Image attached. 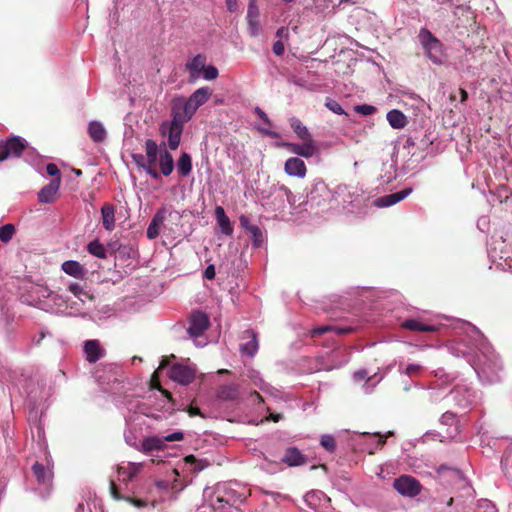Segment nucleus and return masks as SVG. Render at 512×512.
Instances as JSON below:
<instances>
[{"mask_svg":"<svg viewBox=\"0 0 512 512\" xmlns=\"http://www.w3.org/2000/svg\"><path fill=\"white\" fill-rule=\"evenodd\" d=\"M418 39L424 53L434 64H442L444 58L443 44L427 28H421Z\"/></svg>","mask_w":512,"mask_h":512,"instance_id":"1","label":"nucleus"},{"mask_svg":"<svg viewBox=\"0 0 512 512\" xmlns=\"http://www.w3.org/2000/svg\"><path fill=\"white\" fill-rule=\"evenodd\" d=\"M27 146V141L19 136H12L5 141H0V162L20 157Z\"/></svg>","mask_w":512,"mask_h":512,"instance_id":"2","label":"nucleus"},{"mask_svg":"<svg viewBox=\"0 0 512 512\" xmlns=\"http://www.w3.org/2000/svg\"><path fill=\"white\" fill-rule=\"evenodd\" d=\"M183 127L184 125L173 120L170 122L165 121L160 125V133L162 136H167L168 147L170 150H176L179 147L181 143Z\"/></svg>","mask_w":512,"mask_h":512,"instance_id":"3","label":"nucleus"},{"mask_svg":"<svg viewBox=\"0 0 512 512\" xmlns=\"http://www.w3.org/2000/svg\"><path fill=\"white\" fill-rule=\"evenodd\" d=\"M393 487L403 496L414 497L421 491L418 480L409 475H402L394 480Z\"/></svg>","mask_w":512,"mask_h":512,"instance_id":"4","label":"nucleus"},{"mask_svg":"<svg viewBox=\"0 0 512 512\" xmlns=\"http://www.w3.org/2000/svg\"><path fill=\"white\" fill-rule=\"evenodd\" d=\"M145 152H146V160L148 162L147 168L148 175H150L153 179L158 180L160 179V173L156 168V163L158 159V155H160V147L158 146L157 142L153 139H147L145 141Z\"/></svg>","mask_w":512,"mask_h":512,"instance_id":"5","label":"nucleus"},{"mask_svg":"<svg viewBox=\"0 0 512 512\" xmlns=\"http://www.w3.org/2000/svg\"><path fill=\"white\" fill-rule=\"evenodd\" d=\"M331 192L324 181L320 180L313 185V188L308 194V201L311 205L322 207L327 204L330 199Z\"/></svg>","mask_w":512,"mask_h":512,"instance_id":"6","label":"nucleus"},{"mask_svg":"<svg viewBox=\"0 0 512 512\" xmlns=\"http://www.w3.org/2000/svg\"><path fill=\"white\" fill-rule=\"evenodd\" d=\"M185 101V98H178L172 104V120L182 125L195 114V111Z\"/></svg>","mask_w":512,"mask_h":512,"instance_id":"7","label":"nucleus"},{"mask_svg":"<svg viewBox=\"0 0 512 512\" xmlns=\"http://www.w3.org/2000/svg\"><path fill=\"white\" fill-rule=\"evenodd\" d=\"M170 378L181 385H188L195 379V370L183 364H174L170 369Z\"/></svg>","mask_w":512,"mask_h":512,"instance_id":"8","label":"nucleus"},{"mask_svg":"<svg viewBox=\"0 0 512 512\" xmlns=\"http://www.w3.org/2000/svg\"><path fill=\"white\" fill-rule=\"evenodd\" d=\"M241 339H247L248 341L240 344V352L249 357H253L259 349L257 333L253 329H247L242 333Z\"/></svg>","mask_w":512,"mask_h":512,"instance_id":"9","label":"nucleus"},{"mask_svg":"<svg viewBox=\"0 0 512 512\" xmlns=\"http://www.w3.org/2000/svg\"><path fill=\"white\" fill-rule=\"evenodd\" d=\"M209 327V318L205 313L197 312L190 318L188 333L192 337L201 336Z\"/></svg>","mask_w":512,"mask_h":512,"instance_id":"10","label":"nucleus"},{"mask_svg":"<svg viewBox=\"0 0 512 512\" xmlns=\"http://www.w3.org/2000/svg\"><path fill=\"white\" fill-rule=\"evenodd\" d=\"M258 17L259 9L256 5V0H250L247 10V23L248 32L251 37H257L261 32V26Z\"/></svg>","mask_w":512,"mask_h":512,"instance_id":"11","label":"nucleus"},{"mask_svg":"<svg viewBox=\"0 0 512 512\" xmlns=\"http://www.w3.org/2000/svg\"><path fill=\"white\" fill-rule=\"evenodd\" d=\"M284 171L291 177L304 178L307 173V167L304 161L298 157L288 158L284 164Z\"/></svg>","mask_w":512,"mask_h":512,"instance_id":"12","label":"nucleus"},{"mask_svg":"<svg viewBox=\"0 0 512 512\" xmlns=\"http://www.w3.org/2000/svg\"><path fill=\"white\" fill-rule=\"evenodd\" d=\"M61 184V178H53L38 193V200L41 203H53L56 200L57 192Z\"/></svg>","mask_w":512,"mask_h":512,"instance_id":"13","label":"nucleus"},{"mask_svg":"<svg viewBox=\"0 0 512 512\" xmlns=\"http://www.w3.org/2000/svg\"><path fill=\"white\" fill-rule=\"evenodd\" d=\"M212 95V89L205 86L195 90L188 99H185L186 103L196 112L197 109L205 104Z\"/></svg>","mask_w":512,"mask_h":512,"instance_id":"14","label":"nucleus"},{"mask_svg":"<svg viewBox=\"0 0 512 512\" xmlns=\"http://www.w3.org/2000/svg\"><path fill=\"white\" fill-rule=\"evenodd\" d=\"M412 193V188L408 187L401 191L391 193L388 195L381 196L374 201L375 206L377 207H389L392 206Z\"/></svg>","mask_w":512,"mask_h":512,"instance_id":"15","label":"nucleus"},{"mask_svg":"<svg viewBox=\"0 0 512 512\" xmlns=\"http://www.w3.org/2000/svg\"><path fill=\"white\" fill-rule=\"evenodd\" d=\"M166 214L167 210L165 208H161L155 213L146 231L148 239L153 240L160 235L161 227L166 220Z\"/></svg>","mask_w":512,"mask_h":512,"instance_id":"16","label":"nucleus"},{"mask_svg":"<svg viewBox=\"0 0 512 512\" xmlns=\"http://www.w3.org/2000/svg\"><path fill=\"white\" fill-rule=\"evenodd\" d=\"M142 463L129 462L127 467L118 466L117 472L119 475H123L121 481L125 484L131 482L142 469Z\"/></svg>","mask_w":512,"mask_h":512,"instance_id":"17","label":"nucleus"},{"mask_svg":"<svg viewBox=\"0 0 512 512\" xmlns=\"http://www.w3.org/2000/svg\"><path fill=\"white\" fill-rule=\"evenodd\" d=\"M217 397L223 401H235L240 397L239 387L236 384L222 385L217 391Z\"/></svg>","mask_w":512,"mask_h":512,"instance_id":"18","label":"nucleus"},{"mask_svg":"<svg viewBox=\"0 0 512 512\" xmlns=\"http://www.w3.org/2000/svg\"><path fill=\"white\" fill-rule=\"evenodd\" d=\"M103 227L112 231L115 228V207L110 203H105L101 208Z\"/></svg>","mask_w":512,"mask_h":512,"instance_id":"19","label":"nucleus"},{"mask_svg":"<svg viewBox=\"0 0 512 512\" xmlns=\"http://www.w3.org/2000/svg\"><path fill=\"white\" fill-rule=\"evenodd\" d=\"M206 61L205 55L197 54L191 61L186 63L185 67L190 72L191 77L197 78L199 76L206 65Z\"/></svg>","mask_w":512,"mask_h":512,"instance_id":"20","label":"nucleus"},{"mask_svg":"<svg viewBox=\"0 0 512 512\" xmlns=\"http://www.w3.org/2000/svg\"><path fill=\"white\" fill-rule=\"evenodd\" d=\"M86 359L90 363L97 362L102 356V350L97 340H88L84 345Z\"/></svg>","mask_w":512,"mask_h":512,"instance_id":"21","label":"nucleus"},{"mask_svg":"<svg viewBox=\"0 0 512 512\" xmlns=\"http://www.w3.org/2000/svg\"><path fill=\"white\" fill-rule=\"evenodd\" d=\"M159 168L164 176H169L174 170L173 156L166 149L160 151Z\"/></svg>","mask_w":512,"mask_h":512,"instance_id":"22","label":"nucleus"},{"mask_svg":"<svg viewBox=\"0 0 512 512\" xmlns=\"http://www.w3.org/2000/svg\"><path fill=\"white\" fill-rule=\"evenodd\" d=\"M89 137L96 143H101L106 139L107 132L99 121H91L88 124Z\"/></svg>","mask_w":512,"mask_h":512,"instance_id":"23","label":"nucleus"},{"mask_svg":"<svg viewBox=\"0 0 512 512\" xmlns=\"http://www.w3.org/2000/svg\"><path fill=\"white\" fill-rule=\"evenodd\" d=\"M282 461L289 466H299L306 462L305 456L295 447L288 448Z\"/></svg>","mask_w":512,"mask_h":512,"instance_id":"24","label":"nucleus"},{"mask_svg":"<svg viewBox=\"0 0 512 512\" xmlns=\"http://www.w3.org/2000/svg\"><path fill=\"white\" fill-rule=\"evenodd\" d=\"M32 472L39 484L48 485L52 479V473L43 464L36 462L32 466Z\"/></svg>","mask_w":512,"mask_h":512,"instance_id":"25","label":"nucleus"},{"mask_svg":"<svg viewBox=\"0 0 512 512\" xmlns=\"http://www.w3.org/2000/svg\"><path fill=\"white\" fill-rule=\"evenodd\" d=\"M387 121L394 129H402L407 125V118L403 112L393 109L387 113Z\"/></svg>","mask_w":512,"mask_h":512,"instance_id":"26","label":"nucleus"},{"mask_svg":"<svg viewBox=\"0 0 512 512\" xmlns=\"http://www.w3.org/2000/svg\"><path fill=\"white\" fill-rule=\"evenodd\" d=\"M402 327L416 332H434L437 330L436 326L422 323L416 319H407L402 323Z\"/></svg>","mask_w":512,"mask_h":512,"instance_id":"27","label":"nucleus"},{"mask_svg":"<svg viewBox=\"0 0 512 512\" xmlns=\"http://www.w3.org/2000/svg\"><path fill=\"white\" fill-rule=\"evenodd\" d=\"M289 124L297 137L301 140H310L312 139V135L309 132L308 128L296 117H292L289 119Z\"/></svg>","mask_w":512,"mask_h":512,"instance_id":"28","label":"nucleus"},{"mask_svg":"<svg viewBox=\"0 0 512 512\" xmlns=\"http://www.w3.org/2000/svg\"><path fill=\"white\" fill-rule=\"evenodd\" d=\"M62 270L66 274L73 276L75 278H83L85 275V269L83 268V266L79 262L74 260L65 261L62 264Z\"/></svg>","mask_w":512,"mask_h":512,"instance_id":"29","label":"nucleus"},{"mask_svg":"<svg viewBox=\"0 0 512 512\" xmlns=\"http://www.w3.org/2000/svg\"><path fill=\"white\" fill-rule=\"evenodd\" d=\"M164 447V440L157 436L146 437L142 442V451L145 453L153 450H162Z\"/></svg>","mask_w":512,"mask_h":512,"instance_id":"30","label":"nucleus"},{"mask_svg":"<svg viewBox=\"0 0 512 512\" xmlns=\"http://www.w3.org/2000/svg\"><path fill=\"white\" fill-rule=\"evenodd\" d=\"M177 169L180 175L186 177L192 171V158L190 154L187 152H183L178 161H177Z\"/></svg>","mask_w":512,"mask_h":512,"instance_id":"31","label":"nucleus"},{"mask_svg":"<svg viewBox=\"0 0 512 512\" xmlns=\"http://www.w3.org/2000/svg\"><path fill=\"white\" fill-rule=\"evenodd\" d=\"M87 250L95 257L101 259H105L107 257L106 248L99 240L91 241L87 246Z\"/></svg>","mask_w":512,"mask_h":512,"instance_id":"32","label":"nucleus"},{"mask_svg":"<svg viewBox=\"0 0 512 512\" xmlns=\"http://www.w3.org/2000/svg\"><path fill=\"white\" fill-rule=\"evenodd\" d=\"M302 141H303V143L301 144V150H300L299 156L305 157V158L312 157L317 151V146H316L314 139L312 138L310 140H302Z\"/></svg>","mask_w":512,"mask_h":512,"instance_id":"33","label":"nucleus"},{"mask_svg":"<svg viewBox=\"0 0 512 512\" xmlns=\"http://www.w3.org/2000/svg\"><path fill=\"white\" fill-rule=\"evenodd\" d=\"M186 464L194 465L193 472H200L209 466V462L206 459L198 460L194 455H188L184 458Z\"/></svg>","mask_w":512,"mask_h":512,"instance_id":"34","label":"nucleus"},{"mask_svg":"<svg viewBox=\"0 0 512 512\" xmlns=\"http://www.w3.org/2000/svg\"><path fill=\"white\" fill-rule=\"evenodd\" d=\"M329 331H335L337 334H344V333L349 332L350 329H341V328L325 325V326H320V327L313 329L311 331V336L312 337L320 336Z\"/></svg>","mask_w":512,"mask_h":512,"instance_id":"35","label":"nucleus"},{"mask_svg":"<svg viewBox=\"0 0 512 512\" xmlns=\"http://www.w3.org/2000/svg\"><path fill=\"white\" fill-rule=\"evenodd\" d=\"M15 227L13 224H5L0 227V240L3 243H8L15 234Z\"/></svg>","mask_w":512,"mask_h":512,"instance_id":"36","label":"nucleus"},{"mask_svg":"<svg viewBox=\"0 0 512 512\" xmlns=\"http://www.w3.org/2000/svg\"><path fill=\"white\" fill-rule=\"evenodd\" d=\"M320 444L328 452H334L336 450V441L332 435L325 434L321 436Z\"/></svg>","mask_w":512,"mask_h":512,"instance_id":"37","label":"nucleus"},{"mask_svg":"<svg viewBox=\"0 0 512 512\" xmlns=\"http://www.w3.org/2000/svg\"><path fill=\"white\" fill-rule=\"evenodd\" d=\"M325 107L335 114L346 115V112L342 108V106L336 100H334L330 97H327L325 99Z\"/></svg>","mask_w":512,"mask_h":512,"instance_id":"38","label":"nucleus"},{"mask_svg":"<svg viewBox=\"0 0 512 512\" xmlns=\"http://www.w3.org/2000/svg\"><path fill=\"white\" fill-rule=\"evenodd\" d=\"M218 225L221 228L223 234L231 235L233 233V227L227 216L217 220Z\"/></svg>","mask_w":512,"mask_h":512,"instance_id":"39","label":"nucleus"},{"mask_svg":"<svg viewBox=\"0 0 512 512\" xmlns=\"http://www.w3.org/2000/svg\"><path fill=\"white\" fill-rule=\"evenodd\" d=\"M69 291L75 295L79 300L84 302V299L82 298V295H88V292L83 289L82 286H80L77 283H72L68 287Z\"/></svg>","mask_w":512,"mask_h":512,"instance_id":"40","label":"nucleus"},{"mask_svg":"<svg viewBox=\"0 0 512 512\" xmlns=\"http://www.w3.org/2000/svg\"><path fill=\"white\" fill-rule=\"evenodd\" d=\"M203 72V77L206 79V80H214L218 77V69L215 67V66H205L204 69L202 70Z\"/></svg>","mask_w":512,"mask_h":512,"instance_id":"41","label":"nucleus"},{"mask_svg":"<svg viewBox=\"0 0 512 512\" xmlns=\"http://www.w3.org/2000/svg\"><path fill=\"white\" fill-rule=\"evenodd\" d=\"M355 111L362 115H372L376 112V107L369 104H362L355 106Z\"/></svg>","mask_w":512,"mask_h":512,"instance_id":"42","label":"nucleus"},{"mask_svg":"<svg viewBox=\"0 0 512 512\" xmlns=\"http://www.w3.org/2000/svg\"><path fill=\"white\" fill-rule=\"evenodd\" d=\"M248 231L252 234L255 245H260L263 237L261 229L256 225H250V227H248Z\"/></svg>","mask_w":512,"mask_h":512,"instance_id":"43","label":"nucleus"},{"mask_svg":"<svg viewBox=\"0 0 512 512\" xmlns=\"http://www.w3.org/2000/svg\"><path fill=\"white\" fill-rule=\"evenodd\" d=\"M132 158H133V161L135 162V164L139 168H142L148 174L149 168H147L148 162L146 160V157L142 154H133Z\"/></svg>","mask_w":512,"mask_h":512,"instance_id":"44","label":"nucleus"},{"mask_svg":"<svg viewBox=\"0 0 512 512\" xmlns=\"http://www.w3.org/2000/svg\"><path fill=\"white\" fill-rule=\"evenodd\" d=\"M109 488H110V493H111V496L113 497V499L118 500V501L119 500H124L125 501L126 496H123L120 493L119 488L116 485L114 480H110Z\"/></svg>","mask_w":512,"mask_h":512,"instance_id":"45","label":"nucleus"},{"mask_svg":"<svg viewBox=\"0 0 512 512\" xmlns=\"http://www.w3.org/2000/svg\"><path fill=\"white\" fill-rule=\"evenodd\" d=\"M46 172L49 176H52L54 178H61L60 171L56 164L54 163H48L46 166Z\"/></svg>","mask_w":512,"mask_h":512,"instance_id":"46","label":"nucleus"},{"mask_svg":"<svg viewBox=\"0 0 512 512\" xmlns=\"http://www.w3.org/2000/svg\"><path fill=\"white\" fill-rule=\"evenodd\" d=\"M184 438V434L180 431L174 432L162 438L165 442L181 441Z\"/></svg>","mask_w":512,"mask_h":512,"instance_id":"47","label":"nucleus"},{"mask_svg":"<svg viewBox=\"0 0 512 512\" xmlns=\"http://www.w3.org/2000/svg\"><path fill=\"white\" fill-rule=\"evenodd\" d=\"M125 501L134 505L135 507H138V508H142L147 505V502L145 500L137 499V498H133V497H129V496H126Z\"/></svg>","mask_w":512,"mask_h":512,"instance_id":"48","label":"nucleus"},{"mask_svg":"<svg viewBox=\"0 0 512 512\" xmlns=\"http://www.w3.org/2000/svg\"><path fill=\"white\" fill-rule=\"evenodd\" d=\"M254 112L255 114H257L259 116V118L264 122L266 123L267 125L269 126H272V123L269 119V117L267 116V114L260 108V107H255L254 108Z\"/></svg>","mask_w":512,"mask_h":512,"instance_id":"49","label":"nucleus"},{"mask_svg":"<svg viewBox=\"0 0 512 512\" xmlns=\"http://www.w3.org/2000/svg\"><path fill=\"white\" fill-rule=\"evenodd\" d=\"M273 52L277 56H282L285 52V46L282 40H278L273 44Z\"/></svg>","mask_w":512,"mask_h":512,"instance_id":"50","label":"nucleus"},{"mask_svg":"<svg viewBox=\"0 0 512 512\" xmlns=\"http://www.w3.org/2000/svg\"><path fill=\"white\" fill-rule=\"evenodd\" d=\"M420 371H421V366H420V365H418V364H409V365L406 367V374H407L408 376L416 375V374H418Z\"/></svg>","mask_w":512,"mask_h":512,"instance_id":"51","label":"nucleus"},{"mask_svg":"<svg viewBox=\"0 0 512 512\" xmlns=\"http://www.w3.org/2000/svg\"><path fill=\"white\" fill-rule=\"evenodd\" d=\"M153 389H157L158 391H160L162 393V395L165 396L170 402L174 401L171 392L164 389L161 386L160 382H157V385L153 386Z\"/></svg>","mask_w":512,"mask_h":512,"instance_id":"52","label":"nucleus"},{"mask_svg":"<svg viewBox=\"0 0 512 512\" xmlns=\"http://www.w3.org/2000/svg\"><path fill=\"white\" fill-rule=\"evenodd\" d=\"M284 146L291 152L296 155L300 154L301 144L298 143H285Z\"/></svg>","mask_w":512,"mask_h":512,"instance_id":"53","label":"nucleus"},{"mask_svg":"<svg viewBox=\"0 0 512 512\" xmlns=\"http://www.w3.org/2000/svg\"><path fill=\"white\" fill-rule=\"evenodd\" d=\"M204 278L208 279V280H212L214 279L215 277V267L214 265H208L204 271V274H203Z\"/></svg>","mask_w":512,"mask_h":512,"instance_id":"54","label":"nucleus"},{"mask_svg":"<svg viewBox=\"0 0 512 512\" xmlns=\"http://www.w3.org/2000/svg\"><path fill=\"white\" fill-rule=\"evenodd\" d=\"M276 37L281 39H287L289 37V30L288 28L282 26L276 31Z\"/></svg>","mask_w":512,"mask_h":512,"instance_id":"55","label":"nucleus"},{"mask_svg":"<svg viewBox=\"0 0 512 512\" xmlns=\"http://www.w3.org/2000/svg\"><path fill=\"white\" fill-rule=\"evenodd\" d=\"M175 358V355L171 354L170 356H164L160 362L158 369H164L170 364V360Z\"/></svg>","mask_w":512,"mask_h":512,"instance_id":"56","label":"nucleus"},{"mask_svg":"<svg viewBox=\"0 0 512 512\" xmlns=\"http://www.w3.org/2000/svg\"><path fill=\"white\" fill-rule=\"evenodd\" d=\"M376 437H378V444L382 447L385 442L386 438L393 435V432L389 431L386 435H382L380 433H374Z\"/></svg>","mask_w":512,"mask_h":512,"instance_id":"57","label":"nucleus"},{"mask_svg":"<svg viewBox=\"0 0 512 512\" xmlns=\"http://www.w3.org/2000/svg\"><path fill=\"white\" fill-rule=\"evenodd\" d=\"M227 9L229 12H235L238 8L237 0H226Z\"/></svg>","mask_w":512,"mask_h":512,"instance_id":"58","label":"nucleus"},{"mask_svg":"<svg viewBox=\"0 0 512 512\" xmlns=\"http://www.w3.org/2000/svg\"><path fill=\"white\" fill-rule=\"evenodd\" d=\"M188 414L191 417L194 416H203L201 410L198 407L190 406L188 409Z\"/></svg>","mask_w":512,"mask_h":512,"instance_id":"59","label":"nucleus"},{"mask_svg":"<svg viewBox=\"0 0 512 512\" xmlns=\"http://www.w3.org/2000/svg\"><path fill=\"white\" fill-rule=\"evenodd\" d=\"M225 216H227V215L225 214V211H224L223 207H221V206H217V207L215 208V217H216V220H218V219H220V218H223V217H225Z\"/></svg>","mask_w":512,"mask_h":512,"instance_id":"60","label":"nucleus"},{"mask_svg":"<svg viewBox=\"0 0 512 512\" xmlns=\"http://www.w3.org/2000/svg\"><path fill=\"white\" fill-rule=\"evenodd\" d=\"M459 93H460V101L463 103L467 100L468 98V93L465 89L463 88H460L459 89Z\"/></svg>","mask_w":512,"mask_h":512,"instance_id":"61","label":"nucleus"},{"mask_svg":"<svg viewBox=\"0 0 512 512\" xmlns=\"http://www.w3.org/2000/svg\"><path fill=\"white\" fill-rule=\"evenodd\" d=\"M157 382H160V381H159L158 374L156 371L153 373L152 378H151V388H153V386L157 385Z\"/></svg>","mask_w":512,"mask_h":512,"instance_id":"62","label":"nucleus"},{"mask_svg":"<svg viewBox=\"0 0 512 512\" xmlns=\"http://www.w3.org/2000/svg\"><path fill=\"white\" fill-rule=\"evenodd\" d=\"M252 395L259 401V402H262L263 401V398L262 396L257 392V391H254L252 393Z\"/></svg>","mask_w":512,"mask_h":512,"instance_id":"63","label":"nucleus"},{"mask_svg":"<svg viewBox=\"0 0 512 512\" xmlns=\"http://www.w3.org/2000/svg\"><path fill=\"white\" fill-rule=\"evenodd\" d=\"M271 419L274 421V422H278L279 419L281 418V416L279 414H271Z\"/></svg>","mask_w":512,"mask_h":512,"instance_id":"64","label":"nucleus"}]
</instances>
